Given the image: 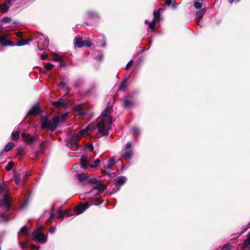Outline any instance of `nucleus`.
<instances>
[{
	"label": "nucleus",
	"mask_w": 250,
	"mask_h": 250,
	"mask_svg": "<svg viewBox=\"0 0 250 250\" xmlns=\"http://www.w3.org/2000/svg\"><path fill=\"white\" fill-rule=\"evenodd\" d=\"M239 0H228L229 2L230 3H232L233 1L238 2V1H239Z\"/></svg>",
	"instance_id": "603ef678"
},
{
	"label": "nucleus",
	"mask_w": 250,
	"mask_h": 250,
	"mask_svg": "<svg viewBox=\"0 0 250 250\" xmlns=\"http://www.w3.org/2000/svg\"><path fill=\"white\" fill-rule=\"evenodd\" d=\"M95 127V125L93 124L89 125L85 129L82 130L77 133L76 135L73 136L70 140L69 143L71 145H74L77 141L80 140L81 138L88 134L89 133L92 132Z\"/></svg>",
	"instance_id": "39448f33"
},
{
	"label": "nucleus",
	"mask_w": 250,
	"mask_h": 250,
	"mask_svg": "<svg viewBox=\"0 0 250 250\" xmlns=\"http://www.w3.org/2000/svg\"><path fill=\"white\" fill-rule=\"evenodd\" d=\"M207 11L206 8H202L198 11L195 16L196 20L197 21L198 23L199 22L200 20L202 19L203 16L205 14Z\"/></svg>",
	"instance_id": "2eb2a0df"
},
{
	"label": "nucleus",
	"mask_w": 250,
	"mask_h": 250,
	"mask_svg": "<svg viewBox=\"0 0 250 250\" xmlns=\"http://www.w3.org/2000/svg\"><path fill=\"white\" fill-rule=\"evenodd\" d=\"M124 151L125 152L122 155V157L126 160H130L133 155L132 145L130 142L126 144Z\"/></svg>",
	"instance_id": "0eeeda50"
},
{
	"label": "nucleus",
	"mask_w": 250,
	"mask_h": 250,
	"mask_svg": "<svg viewBox=\"0 0 250 250\" xmlns=\"http://www.w3.org/2000/svg\"><path fill=\"white\" fill-rule=\"evenodd\" d=\"M31 40L27 39V40H21L20 41L18 42L16 44V46H23L24 45H27L29 43L31 42Z\"/></svg>",
	"instance_id": "aec40b11"
},
{
	"label": "nucleus",
	"mask_w": 250,
	"mask_h": 250,
	"mask_svg": "<svg viewBox=\"0 0 250 250\" xmlns=\"http://www.w3.org/2000/svg\"><path fill=\"white\" fill-rule=\"evenodd\" d=\"M14 146V145L12 143H8L4 147V150L1 152V153L3 152H8Z\"/></svg>",
	"instance_id": "5701e85b"
},
{
	"label": "nucleus",
	"mask_w": 250,
	"mask_h": 250,
	"mask_svg": "<svg viewBox=\"0 0 250 250\" xmlns=\"http://www.w3.org/2000/svg\"><path fill=\"white\" fill-rule=\"evenodd\" d=\"M54 207L53 206L52 208V211L50 213V215L49 219H52L54 217Z\"/></svg>",
	"instance_id": "79ce46f5"
},
{
	"label": "nucleus",
	"mask_w": 250,
	"mask_h": 250,
	"mask_svg": "<svg viewBox=\"0 0 250 250\" xmlns=\"http://www.w3.org/2000/svg\"><path fill=\"white\" fill-rule=\"evenodd\" d=\"M160 9L157 11H154L153 12V20L156 22L159 21L160 19V13L159 12Z\"/></svg>",
	"instance_id": "412c9836"
},
{
	"label": "nucleus",
	"mask_w": 250,
	"mask_h": 250,
	"mask_svg": "<svg viewBox=\"0 0 250 250\" xmlns=\"http://www.w3.org/2000/svg\"><path fill=\"white\" fill-rule=\"evenodd\" d=\"M95 127V125L93 124L89 125L85 129L82 130L77 133L76 135L73 136L70 140L69 143L71 145H74L77 141L80 140L81 138L88 134L89 133L92 132Z\"/></svg>",
	"instance_id": "20e7f679"
},
{
	"label": "nucleus",
	"mask_w": 250,
	"mask_h": 250,
	"mask_svg": "<svg viewBox=\"0 0 250 250\" xmlns=\"http://www.w3.org/2000/svg\"><path fill=\"white\" fill-rule=\"evenodd\" d=\"M20 233L24 236H27L29 234V230L26 226L22 227L20 231Z\"/></svg>",
	"instance_id": "b1692460"
},
{
	"label": "nucleus",
	"mask_w": 250,
	"mask_h": 250,
	"mask_svg": "<svg viewBox=\"0 0 250 250\" xmlns=\"http://www.w3.org/2000/svg\"><path fill=\"white\" fill-rule=\"evenodd\" d=\"M75 44L78 47H81L84 46V42L82 39L79 36H77L75 39Z\"/></svg>",
	"instance_id": "a211bd4d"
},
{
	"label": "nucleus",
	"mask_w": 250,
	"mask_h": 250,
	"mask_svg": "<svg viewBox=\"0 0 250 250\" xmlns=\"http://www.w3.org/2000/svg\"><path fill=\"white\" fill-rule=\"evenodd\" d=\"M132 132L134 134H137L139 133V130L137 128H134L132 129Z\"/></svg>",
	"instance_id": "37998d69"
},
{
	"label": "nucleus",
	"mask_w": 250,
	"mask_h": 250,
	"mask_svg": "<svg viewBox=\"0 0 250 250\" xmlns=\"http://www.w3.org/2000/svg\"><path fill=\"white\" fill-rule=\"evenodd\" d=\"M9 21V19L8 18H3L2 19V21L3 22H7Z\"/></svg>",
	"instance_id": "3c124183"
},
{
	"label": "nucleus",
	"mask_w": 250,
	"mask_h": 250,
	"mask_svg": "<svg viewBox=\"0 0 250 250\" xmlns=\"http://www.w3.org/2000/svg\"><path fill=\"white\" fill-rule=\"evenodd\" d=\"M66 216H69L70 215L69 214H67Z\"/></svg>",
	"instance_id": "052dcab7"
},
{
	"label": "nucleus",
	"mask_w": 250,
	"mask_h": 250,
	"mask_svg": "<svg viewBox=\"0 0 250 250\" xmlns=\"http://www.w3.org/2000/svg\"><path fill=\"white\" fill-rule=\"evenodd\" d=\"M16 35L20 38H21L22 36V34L21 32H17V33H16Z\"/></svg>",
	"instance_id": "8fccbe9b"
},
{
	"label": "nucleus",
	"mask_w": 250,
	"mask_h": 250,
	"mask_svg": "<svg viewBox=\"0 0 250 250\" xmlns=\"http://www.w3.org/2000/svg\"><path fill=\"white\" fill-rule=\"evenodd\" d=\"M14 166V163L12 161L9 162L8 166L6 167V169L7 170H11Z\"/></svg>",
	"instance_id": "72a5a7b5"
},
{
	"label": "nucleus",
	"mask_w": 250,
	"mask_h": 250,
	"mask_svg": "<svg viewBox=\"0 0 250 250\" xmlns=\"http://www.w3.org/2000/svg\"><path fill=\"white\" fill-rule=\"evenodd\" d=\"M126 86H127V85L126 83V82H124L122 83L121 85L120 86L119 90H123V89H125Z\"/></svg>",
	"instance_id": "c9c22d12"
},
{
	"label": "nucleus",
	"mask_w": 250,
	"mask_h": 250,
	"mask_svg": "<svg viewBox=\"0 0 250 250\" xmlns=\"http://www.w3.org/2000/svg\"><path fill=\"white\" fill-rule=\"evenodd\" d=\"M57 61H60L61 62V65H62V60L60 58L56 59Z\"/></svg>",
	"instance_id": "5fc2aeb1"
},
{
	"label": "nucleus",
	"mask_w": 250,
	"mask_h": 250,
	"mask_svg": "<svg viewBox=\"0 0 250 250\" xmlns=\"http://www.w3.org/2000/svg\"><path fill=\"white\" fill-rule=\"evenodd\" d=\"M21 136L24 141L29 145L32 144L35 140V136H31L29 134L23 133Z\"/></svg>",
	"instance_id": "9d476101"
},
{
	"label": "nucleus",
	"mask_w": 250,
	"mask_h": 250,
	"mask_svg": "<svg viewBox=\"0 0 250 250\" xmlns=\"http://www.w3.org/2000/svg\"><path fill=\"white\" fill-rule=\"evenodd\" d=\"M11 0H7L6 1L0 5V12L5 13L7 12L9 7V5L11 3Z\"/></svg>",
	"instance_id": "4468645a"
},
{
	"label": "nucleus",
	"mask_w": 250,
	"mask_h": 250,
	"mask_svg": "<svg viewBox=\"0 0 250 250\" xmlns=\"http://www.w3.org/2000/svg\"><path fill=\"white\" fill-rule=\"evenodd\" d=\"M89 16H92V14H91V13H90V14H89Z\"/></svg>",
	"instance_id": "bf43d9fd"
},
{
	"label": "nucleus",
	"mask_w": 250,
	"mask_h": 250,
	"mask_svg": "<svg viewBox=\"0 0 250 250\" xmlns=\"http://www.w3.org/2000/svg\"><path fill=\"white\" fill-rule=\"evenodd\" d=\"M0 44L2 46L12 45L11 42L7 41L5 37H0Z\"/></svg>",
	"instance_id": "6ab92c4d"
},
{
	"label": "nucleus",
	"mask_w": 250,
	"mask_h": 250,
	"mask_svg": "<svg viewBox=\"0 0 250 250\" xmlns=\"http://www.w3.org/2000/svg\"><path fill=\"white\" fill-rule=\"evenodd\" d=\"M49 45V40L47 38H43L40 39L39 42L38 47L42 50L47 47Z\"/></svg>",
	"instance_id": "9b49d317"
},
{
	"label": "nucleus",
	"mask_w": 250,
	"mask_h": 250,
	"mask_svg": "<svg viewBox=\"0 0 250 250\" xmlns=\"http://www.w3.org/2000/svg\"><path fill=\"white\" fill-rule=\"evenodd\" d=\"M44 67L46 70L49 71L53 68L54 65L53 64L48 63L45 64Z\"/></svg>",
	"instance_id": "c756f323"
},
{
	"label": "nucleus",
	"mask_w": 250,
	"mask_h": 250,
	"mask_svg": "<svg viewBox=\"0 0 250 250\" xmlns=\"http://www.w3.org/2000/svg\"><path fill=\"white\" fill-rule=\"evenodd\" d=\"M3 195V199H0V206L6 211L9 210L11 204V198L7 188L3 185H0V195Z\"/></svg>",
	"instance_id": "7ed1b4c3"
},
{
	"label": "nucleus",
	"mask_w": 250,
	"mask_h": 250,
	"mask_svg": "<svg viewBox=\"0 0 250 250\" xmlns=\"http://www.w3.org/2000/svg\"><path fill=\"white\" fill-rule=\"evenodd\" d=\"M67 114H63L61 117L56 116L49 121L47 116H42L40 120V123L42 128H48L50 130H54L60 122H62Z\"/></svg>",
	"instance_id": "f03ea898"
},
{
	"label": "nucleus",
	"mask_w": 250,
	"mask_h": 250,
	"mask_svg": "<svg viewBox=\"0 0 250 250\" xmlns=\"http://www.w3.org/2000/svg\"><path fill=\"white\" fill-rule=\"evenodd\" d=\"M65 85H66V83L64 82H62L60 83V86L62 88H64Z\"/></svg>",
	"instance_id": "de8ad7c7"
},
{
	"label": "nucleus",
	"mask_w": 250,
	"mask_h": 250,
	"mask_svg": "<svg viewBox=\"0 0 250 250\" xmlns=\"http://www.w3.org/2000/svg\"><path fill=\"white\" fill-rule=\"evenodd\" d=\"M89 194V192H87V193H84V194H83L81 195H80V197H81V198L82 199H84V198L85 197V196H86L87 194Z\"/></svg>",
	"instance_id": "09e8293b"
},
{
	"label": "nucleus",
	"mask_w": 250,
	"mask_h": 250,
	"mask_svg": "<svg viewBox=\"0 0 250 250\" xmlns=\"http://www.w3.org/2000/svg\"><path fill=\"white\" fill-rule=\"evenodd\" d=\"M86 148L90 149V151H92L94 149V146L92 144H87L86 145Z\"/></svg>",
	"instance_id": "ea45409f"
},
{
	"label": "nucleus",
	"mask_w": 250,
	"mask_h": 250,
	"mask_svg": "<svg viewBox=\"0 0 250 250\" xmlns=\"http://www.w3.org/2000/svg\"><path fill=\"white\" fill-rule=\"evenodd\" d=\"M40 110V108L38 105H34L31 109L29 111L28 115L29 116L34 115L37 114Z\"/></svg>",
	"instance_id": "dca6fc26"
},
{
	"label": "nucleus",
	"mask_w": 250,
	"mask_h": 250,
	"mask_svg": "<svg viewBox=\"0 0 250 250\" xmlns=\"http://www.w3.org/2000/svg\"><path fill=\"white\" fill-rule=\"evenodd\" d=\"M126 178L124 176L119 177L116 179V184L118 185H122L125 182Z\"/></svg>",
	"instance_id": "4be33fe9"
},
{
	"label": "nucleus",
	"mask_w": 250,
	"mask_h": 250,
	"mask_svg": "<svg viewBox=\"0 0 250 250\" xmlns=\"http://www.w3.org/2000/svg\"><path fill=\"white\" fill-rule=\"evenodd\" d=\"M242 248L243 250H250V231L247 238L244 240Z\"/></svg>",
	"instance_id": "ddd939ff"
},
{
	"label": "nucleus",
	"mask_w": 250,
	"mask_h": 250,
	"mask_svg": "<svg viewBox=\"0 0 250 250\" xmlns=\"http://www.w3.org/2000/svg\"><path fill=\"white\" fill-rule=\"evenodd\" d=\"M97 127L98 131L103 136L107 134L108 131L111 128L112 123V117L109 114L108 108H106L102 112L97 119Z\"/></svg>",
	"instance_id": "f257e3e1"
},
{
	"label": "nucleus",
	"mask_w": 250,
	"mask_h": 250,
	"mask_svg": "<svg viewBox=\"0 0 250 250\" xmlns=\"http://www.w3.org/2000/svg\"><path fill=\"white\" fill-rule=\"evenodd\" d=\"M221 250H236V249L234 248H231L229 244H227L224 245Z\"/></svg>",
	"instance_id": "cd10ccee"
},
{
	"label": "nucleus",
	"mask_w": 250,
	"mask_h": 250,
	"mask_svg": "<svg viewBox=\"0 0 250 250\" xmlns=\"http://www.w3.org/2000/svg\"><path fill=\"white\" fill-rule=\"evenodd\" d=\"M84 45L87 46V47H90L91 46V43L90 42V41L87 40H85L84 42Z\"/></svg>",
	"instance_id": "58836bf2"
},
{
	"label": "nucleus",
	"mask_w": 250,
	"mask_h": 250,
	"mask_svg": "<svg viewBox=\"0 0 250 250\" xmlns=\"http://www.w3.org/2000/svg\"><path fill=\"white\" fill-rule=\"evenodd\" d=\"M19 132L18 131H13L11 134V139L13 140H16L19 138Z\"/></svg>",
	"instance_id": "a878e982"
},
{
	"label": "nucleus",
	"mask_w": 250,
	"mask_h": 250,
	"mask_svg": "<svg viewBox=\"0 0 250 250\" xmlns=\"http://www.w3.org/2000/svg\"><path fill=\"white\" fill-rule=\"evenodd\" d=\"M194 6L196 9H200L202 7V3L199 1H196L194 3Z\"/></svg>",
	"instance_id": "2f4dec72"
},
{
	"label": "nucleus",
	"mask_w": 250,
	"mask_h": 250,
	"mask_svg": "<svg viewBox=\"0 0 250 250\" xmlns=\"http://www.w3.org/2000/svg\"><path fill=\"white\" fill-rule=\"evenodd\" d=\"M62 212L61 209H60L56 216V217L57 218H61L62 217Z\"/></svg>",
	"instance_id": "a19ab883"
},
{
	"label": "nucleus",
	"mask_w": 250,
	"mask_h": 250,
	"mask_svg": "<svg viewBox=\"0 0 250 250\" xmlns=\"http://www.w3.org/2000/svg\"><path fill=\"white\" fill-rule=\"evenodd\" d=\"M53 104L58 108H61L65 106L66 104V102L64 100L61 99L58 101L54 102Z\"/></svg>",
	"instance_id": "f3484780"
},
{
	"label": "nucleus",
	"mask_w": 250,
	"mask_h": 250,
	"mask_svg": "<svg viewBox=\"0 0 250 250\" xmlns=\"http://www.w3.org/2000/svg\"><path fill=\"white\" fill-rule=\"evenodd\" d=\"M103 56L100 55L98 57L97 59L99 60H102L103 59Z\"/></svg>",
	"instance_id": "864d4df0"
},
{
	"label": "nucleus",
	"mask_w": 250,
	"mask_h": 250,
	"mask_svg": "<svg viewBox=\"0 0 250 250\" xmlns=\"http://www.w3.org/2000/svg\"><path fill=\"white\" fill-rule=\"evenodd\" d=\"M83 114V113L80 112V113H78V116H81V115H82V114Z\"/></svg>",
	"instance_id": "4d7b16f0"
},
{
	"label": "nucleus",
	"mask_w": 250,
	"mask_h": 250,
	"mask_svg": "<svg viewBox=\"0 0 250 250\" xmlns=\"http://www.w3.org/2000/svg\"><path fill=\"white\" fill-rule=\"evenodd\" d=\"M115 164V159L114 158H111L108 162L107 167L109 169H110L112 166Z\"/></svg>",
	"instance_id": "393cba45"
},
{
	"label": "nucleus",
	"mask_w": 250,
	"mask_h": 250,
	"mask_svg": "<svg viewBox=\"0 0 250 250\" xmlns=\"http://www.w3.org/2000/svg\"><path fill=\"white\" fill-rule=\"evenodd\" d=\"M156 22V21H153L149 23V28L151 29H154Z\"/></svg>",
	"instance_id": "f704fd0d"
},
{
	"label": "nucleus",
	"mask_w": 250,
	"mask_h": 250,
	"mask_svg": "<svg viewBox=\"0 0 250 250\" xmlns=\"http://www.w3.org/2000/svg\"><path fill=\"white\" fill-rule=\"evenodd\" d=\"M42 227L38 228L33 232V238L42 244L44 243L47 240V237L42 233Z\"/></svg>",
	"instance_id": "423d86ee"
},
{
	"label": "nucleus",
	"mask_w": 250,
	"mask_h": 250,
	"mask_svg": "<svg viewBox=\"0 0 250 250\" xmlns=\"http://www.w3.org/2000/svg\"><path fill=\"white\" fill-rule=\"evenodd\" d=\"M27 244H28V243L26 242H21V243H20V247L22 249H24L25 248H26V247L27 246Z\"/></svg>",
	"instance_id": "4c0bfd02"
},
{
	"label": "nucleus",
	"mask_w": 250,
	"mask_h": 250,
	"mask_svg": "<svg viewBox=\"0 0 250 250\" xmlns=\"http://www.w3.org/2000/svg\"><path fill=\"white\" fill-rule=\"evenodd\" d=\"M14 179L17 185H20L21 184V181L20 178V176L17 174H15L14 175Z\"/></svg>",
	"instance_id": "c85d7f7f"
},
{
	"label": "nucleus",
	"mask_w": 250,
	"mask_h": 250,
	"mask_svg": "<svg viewBox=\"0 0 250 250\" xmlns=\"http://www.w3.org/2000/svg\"><path fill=\"white\" fill-rule=\"evenodd\" d=\"M166 3L167 5H170L175 4V1L174 0H166Z\"/></svg>",
	"instance_id": "e433bc0d"
},
{
	"label": "nucleus",
	"mask_w": 250,
	"mask_h": 250,
	"mask_svg": "<svg viewBox=\"0 0 250 250\" xmlns=\"http://www.w3.org/2000/svg\"><path fill=\"white\" fill-rule=\"evenodd\" d=\"M105 188V187L104 185L99 184L97 186L93 188L89 193L93 194L94 196L92 197V198H94L96 195H100Z\"/></svg>",
	"instance_id": "1a4fd4ad"
},
{
	"label": "nucleus",
	"mask_w": 250,
	"mask_h": 250,
	"mask_svg": "<svg viewBox=\"0 0 250 250\" xmlns=\"http://www.w3.org/2000/svg\"><path fill=\"white\" fill-rule=\"evenodd\" d=\"M100 163V160L99 159L95 160L94 162V165H91L90 166L91 168H93L97 167Z\"/></svg>",
	"instance_id": "473e14b6"
},
{
	"label": "nucleus",
	"mask_w": 250,
	"mask_h": 250,
	"mask_svg": "<svg viewBox=\"0 0 250 250\" xmlns=\"http://www.w3.org/2000/svg\"><path fill=\"white\" fill-rule=\"evenodd\" d=\"M89 207V205L86 203L84 204H81L74 208L75 214L77 215H80L83 212Z\"/></svg>",
	"instance_id": "6e6552de"
},
{
	"label": "nucleus",
	"mask_w": 250,
	"mask_h": 250,
	"mask_svg": "<svg viewBox=\"0 0 250 250\" xmlns=\"http://www.w3.org/2000/svg\"><path fill=\"white\" fill-rule=\"evenodd\" d=\"M81 162L80 164H76L74 165V167L81 165V167L84 169L86 168V166L90 162V159L89 157L83 156L81 158Z\"/></svg>",
	"instance_id": "f8f14e48"
},
{
	"label": "nucleus",
	"mask_w": 250,
	"mask_h": 250,
	"mask_svg": "<svg viewBox=\"0 0 250 250\" xmlns=\"http://www.w3.org/2000/svg\"><path fill=\"white\" fill-rule=\"evenodd\" d=\"M47 55L46 54H42L41 56V59L42 60H45L47 59Z\"/></svg>",
	"instance_id": "49530a36"
},
{
	"label": "nucleus",
	"mask_w": 250,
	"mask_h": 250,
	"mask_svg": "<svg viewBox=\"0 0 250 250\" xmlns=\"http://www.w3.org/2000/svg\"><path fill=\"white\" fill-rule=\"evenodd\" d=\"M145 22L146 24H149L148 22V21L147 20H146Z\"/></svg>",
	"instance_id": "13d9d810"
},
{
	"label": "nucleus",
	"mask_w": 250,
	"mask_h": 250,
	"mask_svg": "<svg viewBox=\"0 0 250 250\" xmlns=\"http://www.w3.org/2000/svg\"><path fill=\"white\" fill-rule=\"evenodd\" d=\"M8 221V220L6 218V214L5 213L0 214V222L6 223Z\"/></svg>",
	"instance_id": "bb28decb"
},
{
	"label": "nucleus",
	"mask_w": 250,
	"mask_h": 250,
	"mask_svg": "<svg viewBox=\"0 0 250 250\" xmlns=\"http://www.w3.org/2000/svg\"><path fill=\"white\" fill-rule=\"evenodd\" d=\"M56 230V228L54 227H52L50 229V232L51 233H53Z\"/></svg>",
	"instance_id": "a18cd8bd"
},
{
	"label": "nucleus",
	"mask_w": 250,
	"mask_h": 250,
	"mask_svg": "<svg viewBox=\"0 0 250 250\" xmlns=\"http://www.w3.org/2000/svg\"><path fill=\"white\" fill-rule=\"evenodd\" d=\"M133 63L132 61H130L125 66V68L127 69Z\"/></svg>",
	"instance_id": "c03bdc74"
},
{
	"label": "nucleus",
	"mask_w": 250,
	"mask_h": 250,
	"mask_svg": "<svg viewBox=\"0 0 250 250\" xmlns=\"http://www.w3.org/2000/svg\"><path fill=\"white\" fill-rule=\"evenodd\" d=\"M131 102L127 100H125L124 101L123 105L125 107H129L131 105Z\"/></svg>",
	"instance_id": "7c9ffc66"
},
{
	"label": "nucleus",
	"mask_w": 250,
	"mask_h": 250,
	"mask_svg": "<svg viewBox=\"0 0 250 250\" xmlns=\"http://www.w3.org/2000/svg\"><path fill=\"white\" fill-rule=\"evenodd\" d=\"M32 248L36 249V250H38L39 248L38 247H36L35 246H32Z\"/></svg>",
	"instance_id": "6e6d98bb"
}]
</instances>
